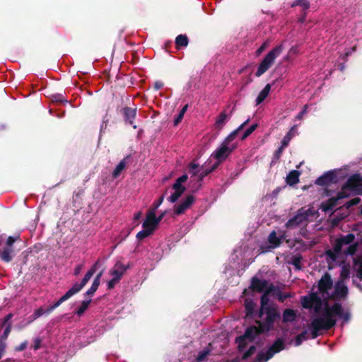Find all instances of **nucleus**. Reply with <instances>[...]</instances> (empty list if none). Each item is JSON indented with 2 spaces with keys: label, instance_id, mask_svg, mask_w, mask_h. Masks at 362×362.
Returning <instances> with one entry per match:
<instances>
[{
  "label": "nucleus",
  "instance_id": "nucleus-14",
  "mask_svg": "<svg viewBox=\"0 0 362 362\" xmlns=\"http://www.w3.org/2000/svg\"><path fill=\"white\" fill-rule=\"evenodd\" d=\"M268 286V281L262 280L257 276H253L250 281L249 289L253 292L263 293Z\"/></svg>",
  "mask_w": 362,
  "mask_h": 362
},
{
  "label": "nucleus",
  "instance_id": "nucleus-5",
  "mask_svg": "<svg viewBox=\"0 0 362 362\" xmlns=\"http://www.w3.org/2000/svg\"><path fill=\"white\" fill-rule=\"evenodd\" d=\"M313 214L310 209H305L302 207L298 210L297 214L290 218L285 224L287 229H293L298 226L307 223L308 217Z\"/></svg>",
  "mask_w": 362,
  "mask_h": 362
},
{
  "label": "nucleus",
  "instance_id": "nucleus-18",
  "mask_svg": "<svg viewBox=\"0 0 362 362\" xmlns=\"http://www.w3.org/2000/svg\"><path fill=\"white\" fill-rule=\"evenodd\" d=\"M355 240V235L353 233H349L346 235H344L336 240L334 246V249L337 252H341V248L344 245H349L354 242Z\"/></svg>",
  "mask_w": 362,
  "mask_h": 362
},
{
  "label": "nucleus",
  "instance_id": "nucleus-13",
  "mask_svg": "<svg viewBox=\"0 0 362 362\" xmlns=\"http://www.w3.org/2000/svg\"><path fill=\"white\" fill-rule=\"evenodd\" d=\"M131 268V264L129 263L124 265L122 262L117 261L113 267L110 270V274L118 280H121L126 271Z\"/></svg>",
  "mask_w": 362,
  "mask_h": 362
},
{
  "label": "nucleus",
  "instance_id": "nucleus-61",
  "mask_svg": "<svg viewBox=\"0 0 362 362\" xmlns=\"http://www.w3.org/2000/svg\"><path fill=\"white\" fill-rule=\"evenodd\" d=\"M172 188L174 190L186 189V187L184 185L177 182V181H175V182L173 185Z\"/></svg>",
  "mask_w": 362,
  "mask_h": 362
},
{
  "label": "nucleus",
  "instance_id": "nucleus-40",
  "mask_svg": "<svg viewBox=\"0 0 362 362\" xmlns=\"http://www.w3.org/2000/svg\"><path fill=\"white\" fill-rule=\"evenodd\" d=\"M358 247V243H353L347 247V249L344 251V254L346 255H353L356 252Z\"/></svg>",
  "mask_w": 362,
  "mask_h": 362
},
{
  "label": "nucleus",
  "instance_id": "nucleus-21",
  "mask_svg": "<svg viewBox=\"0 0 362 362\" xmlns=\"http://www.w3.org/2000/svg\"><path fill=\"white\" fill-rule=\"evenodd\" d=\"M297 317V311L293 309H285L282 314V322H293Z\"/></svg>",
  "mask_w": 362,
  "mask_h": 362
},
{
  "label": "nucleus",
  "instance_id": "nucleus-28",
  "mask_svg": "<svg viewBox=\"0 0 362 362\" xmlns=\"http://www.w3.org/2000/svg\"><path fill=\"white\" fill-rule=\"evenodd\" d=\"M189 44V40L186 35H179L175 38V45L177 49L186 47Z\"/></svg>",
  "mask_w": 362,
  "mask_h": 362
},
{
  "label": "nucleus",
  "instance_id": "nucleus-27",
  "mask_svg": "<svg viewBox=\"0 0 362 362\" xmlns=\"http://www.w3.org/2000/svg\"><path fill=\"white\" fill-rule=\"evenodd\" d=\"M270 90H271V85L268 83L264 86L263 90H261L260 93H259V95H257L256 100H255L256 105L261 104L266 99V98L268 96V95L269 93Z\"/></svg>",
  "mask_w": 362,
  "mask_h": 362
},
{
  "label": "nucleus",
  "instance_id": "nucleus-24",
  "mask_svg": "<svg viewBox=\"0 0 362 362\" xmlns=\"http://www.w3.org/2000/svg\"><path fill=\"white\" fill-rule=\"evenodd\" d=\"M300 175V173L298 170H293L290 171L286 178V183L290 186H293L298 183Z\"/></svg>",
  "mask_w": 362,
  "mask_h": 362
},
{
  "label": "nucleus",
  "instance_id": "nucleus-32",
  "mask_svg": "<svg viewBox=\"0 0 362 362\" xmlns=\"http://www.w3.org/2000/svg\"><path fill=\"white\" fill-rule=\"evenodd\" d=\"M296 128V125H294L293 126L291 129L288 131V132L284 136V137L283 138L282 141H281V144H283V146H288L290 141L291 140L292 137H293V132L295 130V129Z\"/></svg>",
  "mask_w": 362,
  "mask_h": 362
},
{
  "label": "nucleus",
  "instance_id": "nucleus-59",
  "mask_svg": "<svg viewBox=\"0 0 362 362\" xmlns=\"http://www.w3.org/2000/svg\"><path fill=\"white\" fill-rule=\"evenodd\" d=\"M344 189H342V190L341 192H339L337 194L336 197H334L337 202L339 200V199H344V198H346L349 197V194H347L346 192L344 191Z\"/></svg>",
  "mask_w": 362,
  "mask_h": 362
},
{
  "label": "nucleus",
  "instance_id": "nucleus-8",
  "mask_svg": "<svg viewBox=\"0 0 362 362\" xmlns=\"http://www.w3.org/2000/svg\"><path fill=\"white\" fill-rule=\"evenodd\" d=\"M100 261L98 260L91 268L86 273L84 277L82 279L80 283H76L73 285V286L69 289L66 293L71 298L74 295L78 293L81 291V289L86 285L88 281L90 279L93 275L95 273L99 265Z\"/></svg>",
  "mask_w": 362,
  "mask_h": 362
},
{
  "label": "nucleus",
  "instance_id": "nucleus-46",
  "mask_svg": "<svg viewBox=\"0 0 362 362\" xmlns=\"http://www.w3.org/2000/svg\"><path fill=\"white\" fill-rule=\"evenodd\" d=\"M209 350H203L199 352L196 358L197 362H202L204 361L206 358L207 356L209 354Z\"/></svg>",
  "mask_w": 362,
  "mask_h": 362
},
{
  "label": "nucleus",
  "instance_id": "nucleus-51",
  "mask_svg": "<svg viewBox=\"0 0 362 362\" xmlns=\"http://www.w3.org/2000/svg\"><path fill=\"white\" fill-rule=\"evenodd\" d=\"M238 131L236 129L235 130L233 131L223 141V143L229 145L230 143L236 137V136L238 134Z\"/></svg>",
  "mask_w": 362,
  "mask_h": 362
},
{
  "label": "nucleus",
  "instance_id": "nucleus-4",
  "mask_svg": "<svg viewBox=\"0 0 362 362\" xmlns=\"http://www.w3.org/2000/svg\"><path fill=\"white\" fill-rule=\"evenodd\" d=\"M285 345L284 341L277 339L272 346H270L266 352L260 351L257 355L255 362H267L271 359L274 355L284 349Z\"/></svg>",
  "mask_w": 362,
  "mask_h": 362
},
{
  "label": "nucleus",
  "instance_id": "nucleus-15",
  "mask_svg": "<svg viewBox=\"0 0 362 362\" xmlns=\"http://www.w3.org/2000/svg\"><path fill=\"white\" fill-rule=\"evenodd\" d=\"M122 114L124 117L125 123H127L133 127L134 129L136 128V125L134 124V120L136 116V108H132L129 107H124L121 110Z\"/></svg>",
  "mask_w": 362,
  "mask_h": 362
},
{
  "label": "nucleus",
  "instance_id": "nucleus-37",
  "mask_svg": "<svg viewBox=\"0 0 362 362\" xmlns=\"http://www.w3.org/2000/svg\"><path fill=\"white\" fill-rule=\"evenodd\" d=\"M350 275V269L349 265H344L341 267V272H340V279L341 282H343L344 280L349 278Z\"/></svg>",
  "mask_w": 362,
  "mask_h": 362
},
{
  "label": "nucleus",
  "instance_id": "nucleus-44",
  "mask_svg": "<svg viewBox=\"0 0 362 362\" xmlns=\"http://www.w3.org/2000/svg\"><path fill=\"white\" fill-rule=\"evenodd\" d=\"M277 299L281 302V303H284L286 299L288 298H291L292 296L291 295L290 293H283L280 290L279 291H277L276 293V296H275Z\"/></svg>",
  "mask_w": 362,
  "mask_h": 362
},
{
  "label": "nucleus",
  "instance_id": "nucleus-43",
  "mask_svg": "<svg viewBox=\"0 0 362 362\" xmlns=\"http://www.w3.org/2000/svg\"><path fill=\"white\" fill-rule=\"evenodd\" d=\"M277 291H279V288L274 286L273 284H268V286L266 287V288L264 291V293L267 294L273 293L274 296H276V293Z\"/></svg>",
  "mask_w": 362,
  "mask_h": 362
},
{
  "label": "nucleus",
  "instance_id": "nucleus-49",
  "mask_svg": "<svg viewBox=\"0 0 362 362\" xmlns=\"http://www.w3.org/2000/svg\"><path fill=\"white\" fill-rule=\"evenodd\" d=\"M256 347L252 345L251 346L242 356L243 360H246L250 357L255 351Z\"/></svg>",
  "mask_w": 362,
  "mask_h": 362
},
{
  "label": "nucleus",
  "instance_id": "nucleus-57",
  "mask_svg": "<svg viewBox=\"0 0 362 362\" xmlns=\"http://www.w3.org/2000/svg\"><path fill=\"white\" fill-rule=\"evenodd\" d=\"M42 339L40 337H36L34 339V344L33 349L34 350H38L41 347Z\"/></svg>",
  "mask_w": 362,
  "mask_h": 362
},
{
  "label": "nucleus",
  "instance_id": "nucleus-35",
  "mask_svg": "<svg viewBox=\"0 0 362 362\" xmlns=\"http://www.w3.org/2000/svg\"><path fill=\"white\" fill-rule=\"evenodd\" d=\"M152 233L153 232L151 231V230H149L146 228H144L142 230L139 231L136 234V238H137L138 240H142L148 237L149 235H151Z\"/></svg>",
  "mask_w": 362,
  "mask_h": 362
},
{
  "label": "nucleus",
  "instance_id": "nucleus-33",
  "mask_svg": "<svg viewBox=\"0 0 362 362\" xmlns=\"http://www.w3.org/2000/svg\"><path fill=\"white\" fill-rule=\"evenodd\" d=\"M300 6L303 8V11H306L310 8V2L308 0H296L292 4L291 7Z\"/></svg>",
  "mask_w": 362,
  "mask_h": 362
},
{
  "label": "nucleus",
  "instance_id": "nucleus-38",
  "mask_svg": "<svg viewBox=\"0 0 362 362\" xmlns=\"http://www.w3.org/2000/svg\"><path fill=\"white\" fill-rule=\"evenodd\" d=\"M99 286V283L93 281L90 288L84 293V296L89 297L93 296L95 291L98 290Z\"/></svg>",
  "mask_w": 362,
  "mask_h": 362
},
{
  "label": "nucleus",
  "instance_id": "nucleus-60",
  "mask_svg": "<svg viewBox=\"0 0 362 362\" xmlns=\"http://www.w3.org/2000/svg\"><path fill=\"white\" fill-rule=\"evenodd\" d=\"M43 314H45L44 309L42 308H40L35 310L33 316L34 318L36 319L42 316Z\"/></svg>",
  "mask_w": 362,
  "mask_h": 362
},
{
  "label": "nucleus",
  "instance_id": "nucleus-55",
  "mask_svg": "<svg viewBox=\"0 0 362 362\" xmlns=\"http://www.w3.org/2000/svg\"><path fill=\"white\" fill-rule=\"evenodd\" d=\"M52 98L56 102L63 103V102H67L66 100L64 99L62 94L60 93H56L52 95Z\"/></svg>",
  "mask_w": 362,
  "mask_h": 362
},
{
  "label": "nucleus",
  "instance_id": "nucleus-56",
  "mask_svg": "<svg viewBox=\"0 0 362 362\" xmlns=\"http://www.w3.org/2000/svg\"><path fill=\"white\" fill-rule=\"evenodd\" d=\"M119 281V280L112 277V279L107 282V289H112Z\"/></svg>",
  "mask_w": 362,
  "mask_h": 362
},
{
  "label": "nucleus",
  "instance_id": "nucleus-22",
  "mask_svg": "<svg viewBox=\"0 0 362 362\" xmlns=\"http://www.w3.org/2000/svg\"><path fill=\"white\" fill-rule=\"evenodd\" d=\"M130 158V156L124 157L115 167L112 172V176L113 178H117L119 176L121 173L125 169L127 160Z\"/></svg>",
  "mask_w": 362,
  "mask_h": 362
},
{
  "label": "nucleus",
  "instance_id": "nucleus-11",
  "mask_svg": "<svg viewBox=\"0 0 362 362\" xmlns=\"http://www.w3.org/2000/svg\"><path fill=\"white\" fill-rule=\"evenodd\" d=\"M235 146L230 147L229 145L222 143L218 148H217L212 154L214 158L217 160L216 162H221L225 160L228 156L231 153Z\"/></svg>",
  "mask_w": 362,
  "mask_h": 362
},
{
  "label": "nucleus",
  "instance_id": "nucleus-20",
  "mask_svg": "<svg viewBox=\"0 0 362 362\" xmlns=\"http://www.w3.org/2000/svg\"><path fill=\"white\" fill-rule=\"evenodd\" d=\"M268 241L270 244H272V246L264 247V245H262L260 247V250H262V252H266L268 251V249L275 248L279 247L281 243V240L279 238L277 237L276 231L273 230L268 237Z\"/></svg>",
  "mask_w": 362,
  "mask_h": 362
},
{
  "label": "nucleus",
  "instance_id": "nucleus-53",
  "mask_svg": "<svg viewBox=\"0 0 362 362\" xmlns=\"http://www.w3.org/2000/svg\"><path fill=\"white\" fill-rule=\"evenodd\" d=\"M12 317H13L12 313H9V314L6 315L3 319H1L0 320V327H6V325H8V323H11L10 320H11Z\"/></svg>",
  "mask_w": 362,
  "mask_h": 362
},
{
  "label": "nucleus",
  "instance_id": "nucleus-17",
  "mask_svg": "<svg viewBox=\"0 0 362 362\" xmlns=\"http://www.w3.org/2000/svg\"><path fill=\"white\" fill-rule=\"evenodd\" d=\"M158 222L156 220V213L148 211L145 221L143 222L142 227L151 230L153 232L158 227Z\"/></svg>",
  "mask_w": 362,
  "mask_h": 362
},
{
  "label": "nucleus",
  "instance_id": "nucleus-23",
  "mask_svg": "<svg viewBox=\"0 0 362 362\" xmlns=\"http://www.w3.org/2000/svg\"><path fill=\"white\" fill-rule=\"evenodd\" d=\"M337 204V199L331 197L325 202H323L320 204V209L324 212H328L332 211Z\"/></svg>",
  "mask_w": 362,
  "mask_h": 362
},
{
  "label": "nucleus",
  "instance_id": "nucleus-10",
  "mask_svg": "<svg viewBox=\"0 0 362 362\" xmlns=\"http://www.w3.org/2000/svg\"><path fill=\"white\" fill-rule=\"evenodd\" d=\"M338 181L337 173L334 170H329L320 176L316 180L315 184L319 186H328L331 184H335Z\"/></svg>",
  "mask_w": 362,
  "mask_h": 362
},
{
  "label": "nucleus",
  "instance_id": "nucleus-58",
  "mask_svg": "<svg viewBox=\"0 0 362 362\" xmlns=\"http://www.w3.org/2000/svg\"><path fill=\"white\" fill-rule=\"evenodd\" d=\"M199 168V165L195 164L194 163H191L189 164V173L193 175H196L197 173V168Z\"/></svg>",
  "mask_w": 362,
  "mask_h": 362
},
{
  "label": "nucleus",
  "instance_id": "nucleus-31",
  "mask_svg": "<svg viewBox=\"0 0 362 362\" xmlns=\"http://www.w3.org/2000/svg\"><path fill=\"white\" fill-rule=\"evenodd\" d=\"M354 266L356 267L357 277L362 281V257H358L354 261Z\"/></svg>",
  "mask_w": 362,
  "mask_h": 362
},
{
  "label": "nucleus",
  "instance_id": "nucleus-54",
  "mask_svg": "<svg viewBox=\"0 0 362 362\" xmlns=\"http://www.w3.org/2000/svg\"><path fill=\"white\" fill-rule=\"evenodd\" d=\"M361 202V199L359 197H355L354 199H351V200L348 201L345 204V206L349 209L353 206L357 205Z\"/></svg>",
  "mask_w": 362,
  "mask_h": 362
},
{
  "label": "nucleus",
  "instance_id": "nucleus-3",
  "mask_svg": "<svg viewBox=\"0 0 362 362\" xmlns=\"http://www.w3.org/2000/svg\"><path fill=\"white\" fill-rule=\"evenodd\" d=\"M282 51L283 46L281 45L276 46L269 51L259 64L255 76L259 77L264 74L273 65L275 59L281 54Z\"/></svg>",
  "mask_w": 362,
  "mask_h": 362
},
{
  "label": "nucleus",
  "instance_id": "nucleus-2",
  "mask_svg": "<svg viewBox=\"0 0 362 362\" xmlns=\"http://www.w3.org/2000/svg\"><path fill=\"white\" fill-rule=\"evenodd\" d=\"M257 315L260 320H257L255 323L260 324L262 331L267 332L274 329L275 322L281 318L277 305L259 309Z\"/></svg>",
  "mask_w": 362,
  "mask_h": 362
},
{
  "label": "nucleus",
  "instance_id": "nucleus-16",
  "mask_svg": "<svg viewBox=\"0 0 362 362\" xmlns=\"http://www.w3.org/2000/svg\"><path fill=\"white\" fill-rule=\"evenodd\" d=\"M333 286V281L331 276L328 273H325L318 282V289L320 293H325L328 290L331 289Z\"/></svg>",
  "mask_w": 362,
  "mask_h": 362
},
{
  "label": "nucleus",
  "instance_id": "nucleus-45",
  "mask_svg": "<svg viewBox=\"0 0 362 362\" xmlns=\"http://www.w3.org/2000/svg\"><path fill=\"white\" fill-rule=\"evenodd\" d=\"M302 259L303 258L300 255H295L293 257L291 263L296 267V269H300V264Z\"/></svg>",
  "mask_w": 362,
  "mask_h": 362
},
{
  "label": "nucleus",
  "instance_id": "nucleus-1",
  "mask_svg": "<svg viewBox=\"0 0 362 362\" xmlns=\"http://www.w3.org/2000/svg\"><path fill=\"white\" fill-rule=\"evenodd\" d=\"M300 302L304 308L311 309L313 308L316 313H319L322 310L324 305L322 315L314 318L310 323L312 339H316L320 331H327L334 327L337 323V317L341 318L344 322H349L351 318L349 312H344L340 303H334L332 305H329L327 301L323 303L317 293L313 292L309 296H303Z\"/></svg>",
  "mask_w": 362,
  "mask_h": 362
},
{
  "label": "nucleus",
  "instance_id": "nucleus-39",
  "mask_svg": "<svg viewBox=\"0 0 362 362\" xmlns=\"http://www.w3.org/2000/svg\"><path fill=\"white\" fill-rule=\"evenodd\" d=\"M188 108V105H185L180 111L178 115L176 117V118L174 120V125L177 126L183 119V117Z\"/></svg>",
  "mask_w": 362,
  "mask_h": 362
},
{
  "label": "nucleus",
  "instance_id": "nucleus-48",
  "mask_svg": "<svg viewBox=\"0 0 362 362\" xmlns=\"http://www.w3.org/2000/svg\"><path fill=\"white\" fill-rule=\"evenodd\" d=\"M257 124H254L251 127H250L243 134L241 139L244 140L247 137H248L257 127Z\"/></svg>",
  "mask_w": 362,
  "mask_h": 362
},
{
  "label": "nucleus",
  "instance_id": "nucleus-50",
  "mask_svg": "<svg viewBox=\"0 0 362 362\" xmlns=\"http://www.w3.org/2000/svg\"><path fill=\"white\" fill-rule=\"evenodd\" d=\"M341 252H337L334 249L333 250H328L325 252V255L329 257L332 261H336L338 257V255Z\"/></svg>",
  "mask_w": 362,
  "mask_h": 362
},
{
  "label": "nucleus",
  "instance_id": "nucleus-7",
  "mask_svg": "<svg viewBox=\"0 0 362 362\" xmlns=\"http://www.w3.org/2000/svg\"><path fill=\"white\" fill-rule=\"evenodd\" d=\"M21 240L19 235L8 237L5 246L0 251V259L3 262H10L12 261L14 255L13 245L16 242H20Z\"/></svg>",
  "mask_w": 362,
  "mask_h": 362
},
{
  "label": "nucleus",
  "instance_id": "nucleus-41",
  "mask_svg": "<svg viewBox=\"0 0 362 362\" xmlns=\"http://www.w3.org/2000/svg\"><path fill=\"white\" fill-rule=\"evenodd\" d=\"M164 200V195H161L158 200L155 201L148 211H153L156 213V211L158 209V208L162 204Z\"/></svg>",
  "mask_w": 362,
  "mask_h": 362
},
{
  "label": "nucleus",
  "instance_id": "nucleus-34",
  "mask_svg": "<svg viewBox=\"0 0 362 362\" xmlns=\"http://www.w3.org/2000/svg\"><path fill=\"white\" fill-rule=\"evenodd\" d=\"M91 300H83L81 303L80 307L76 310V314L78 316L82 315L85 311L88 309L89 304L90 303Z\"/></svg>",
  "mask_w": 362,
  "mask_h": 362
},
{
  "label": "nucleus",
  "instance_id": "nucleus-25",
  "mask_svg": "<svg viewBox=\"0 0 362 362\" xmlns=\"http://www.w3.org/2000/svg\"><path fill=\"white\" fill-rule=\"evenodd\" d=\"M244 305L246 317H253L255 315V308L256 306V303L254 302V300L249 298H245Z\"/></svg>",
  "mask_w": 362,
  "mask_h": 362
},
{
  "label": "nucleus",
  "instance_id": "nucleus-9",
  "mask_svg": "<svg viewBox=\"0 0 362 362\" xmlns=\"http://www.w3.org/2000/svg\"><path fill=\"white\" fill-rule=\"evenodd\" d=\"M343 189H350L358 194H362V175L355 173L351 175L342 186Z\"/></svg>",
  "mask_w": 362,
  "mask_h": 362
},
{
  "label": "nucleus",
  "instance_id": "nucleus-52",
  "mask_svg": "<svg viewBox=\"0 0 362 362\" xmlns=\"http://www.w3.org/2000/svg\"><path fill=\"white\" fill-rule=\"evenodd\" d=\"M11 328H12L11 323H8V325H6V327H5V329L4 330L3 334L1 336V340H6L8 338V337L11 331Z\"/></svg>",
  "mask_w": 362,
  "mask_h": 362
},
{
  "label": "nucleus",
  "instance_id": "nucleus-29",
  "mask_svg": "<svg viewBox=\"0 0 362 362\" xmlns=\"http://www.w3.org/2000/svg\"><path fill=\"white\" fill-rule=\"evenodd\" d=\"M218 165L219 162H216L215 163L213 164V165L211 168L203 170L198 176V181H202L205 177H206L208 175H209L211 173L215 170L218 167Z\"/></svg>",
  "mask_w": 362,
  "mask_h": 362
},
{
  "label": "nucleus",
  "instance_id": "nucleus-63",
  "mask_svg": "<svg viewBox=\"0 0 362 362\" xmlns=\"http://www.w3.org/2000/svg\"><path fill=\"white\" fill-rule=\"evenodd\" d=\"M307 112V105H305L303 108V110L296 115V119H301L304 115Z\"/></svg>",
  "mask_w": 362,
  "mask_h": 362
},
{
  "label": "nucleus",
  "instance_id": "nucleus-42",
  "mask_svg": "<svg viewBox=\"0 0 362 362\" xmlns=\"http://www.w3.org/2000/svg\"><path fill=\"white\" fill-rule=\"evenodd\" d=\"M286 147V146H283V144H281V146L279 147V148L275 151L272 158V163H276L279 160L282 155L283 151Z\"/></svg>",
  "mask_w": 362,
  "mask_h": 362
},
{
  "label": "nucleus",
  "instance_id": "nucleus-30",
  "mask_svg": "<svg viewBox=\"0 0 362 362\" xmlns=\"http://www.w3.org/2000/svg\"><path fill=\"white\" fill-rule=\"evenodd\" d=\"M269 294H267L263 292V294L262 295L260 298V308L259 309H264L269 307H273L276 305L274 303H269Z\"/></svg>",
  "mask_w": 362,
  "mask_h": 362
},
{
  "label": "nucleus",
  "instance_id": "nucleus-47",
  "mask_svg": "<svg viewBox=\"0 0 362 362\" xmlns=\"http://www.w3.org/2000/svg\"><path fill=\"white\" fill-rule=\"evenodd\" d=\"M307 339H308V337H307V332L304 331V332H301L300 334L297 335V337H296V346L300 345L302 344L303 341V340H306Z\"/></svg>",
  "mask_w": 362,
  "mask_h": 362
},
{
  "label": "nucleus",
  "instance_id": "nucleus-12",
  "mask_svg": "<svg viewBox=\"0 0 362 362\" xmlns=\"http://www.w3.org/2000/svg\"><path fill=\"white\" fill-rule=\"evenodd\" d=\"M194 202V197L192 194H188L179 204L174 206L173 209L175 214H183L186 210L191 207Z\"/></svg>",
  "mask_w": 362,
  "mask_h": 362
},
{
  "label": "nucleus",
  "instance_id": "nucleus-19",
  "mask_svg": "<svg viewBox=\"0 0 362 362\" xmlns=\"http://www.w3.org/2000/svg\"><path fill=\"white\" fill-rule=\"evenodd\" d=\"M348 295V288L344 282L338 281L335 285L334 291L332 296L334 299L345 298Z\"/></svg>",
  "mask_w": 362,
  "mask_h": 362
},
{
  "label": "nucleus",
  "instance_id": "nucleus-36",
  "mask_svg": "<svg viewBox=\"0 0 362 362\" xmlns=\"http://www.w3.org/2000/svg\"><path fill=\"white\" fill-rule=\"evenodd\" d=\"M186 189L175 190V192L168 198L171 203L176 202Z\"/></svg>",
  "mask_w": 362,
  "mask_h": 362
},
{
  "label": "nucleus",
  "instance_id": "nucleus-6",
  "mask_svg": "<svg viewBox=\"0 0 362 362\" xmlns=\"http://www.w3.org/2000/svg\"><path fill=\"white\" fill-rule=\"evenodd\" d=\"M258 326H250L248 327L243 335L236 338V342L238 343V349L242 351L245 347V339H247L250 341H252L256 337L267 333V332H262L261 325L257 324Z\"/></svg>",
  "mask_w": 362,
  "mask_h": 362
},
{
  "label": "nucleus",
  "instance_id": "nucleus-62",
  "mask_svg": "<svg viewBox=\"0 0 362 362\" xmlns=\"http://www.w3.org/2000/svg\"><path fill=\"white\" fill-rule=\"evenodd\" d=\"M28 342L27 341H25L22 342L20 345L16 347V351H22L25 350L27 348Z\"/></svg>",
  "mask_w": 362,
  "mask_h": 362
},
{
  "label": "nucleus",
  "instance_id": "nucleus-64",
  "mask_svg": "<svg viewBox=\"0 0 362 362\" xmlns=\"http://www.w3.org/2000/svg\"><path fill=\"white\" fill-rule=\"evenodd\" d=\"M163 86L164 83L162 81H158L154 83L153 88L155 90H158L161 89L163 87Z\"/></svg>",
  "mask_w": 362,
  "mask_h": 362
},
{
  "label": "nucleus",
  "instance_id": "nucleus-26",
  "mask_svg": "<svg viewBox=\"0 0 362 362\" xmlns=\"http://www.w3.org/2000/svg\"><path fill=\"white\" fill-rule=\"evenodd\" d=\"M227 119L228 115L226 110L222 111L216 118L215 128L219 130L222 129L227 122Z\"/></svg>",
  "mask_w": 362,
  "mask_h": 362
}]
</instances>
